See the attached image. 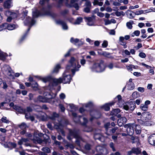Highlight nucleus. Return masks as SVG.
Returning <instances> with one entry per match:
<instances>
[{
    "label": "nucleus",
    "mask_w": 155,
    "mask_h": 155,
    "mask_svg": "<svg viewBox=\"0 0 155 155\" xmlns=\"http://www.w3.org/2000/svg\"><path fill=\"white\" fill-rule=\"evenodd\" d=\"M83 21V19L81 17H78V18L74 22V24H76V25H78L82 21Z\"/></svg>",
    "instance_id": "34"
},
{
    "label": "nucleus",
    "mask_w": 155,
    "mask_h": 155,
    "mask_svg": "<svg viewBox=\"0 0 155 155\" xmlns=\"http://www.w3.org/2000/svg\"><path fill=\"white\" fill-rule=\"evenodd\" d=\"M138 122L139 124L142 125H146V121L145 120H143L141 119H138Z\"/></svg>",
    "instance_id": "43"
},
{
    "label": "nucleus",
    "mask_w": 155,
    "mask_h": 155,
    "mask_svg": "<svg viewBox=\"0 0 155 155\" xmlns=\"http://www.w3.org/2000/svg\"><path fill=\"white\" fill-rule=\"evenodd\" d=\"M72 6L75 8L76 10H78L79 9V7L78 4L77 3H75L73 5H72Z\"/></svg>",
    "instance_id": "64"
},
{
    "label": "nucleus",
    "mask_w": 155,
    "mask_h": 155,
    "mask_svg": "<svg viewBox=\"0 0 155 155\" xmlns=\"http://www.w3.org/2000/svg\"><path fill=\"white\" fill-rule=\"evenodd\" d=\"M2 69L7 72L9 75L10 76L12 75V73L13 72V71L9 65H5L2 68Z\"/></svg>",
    "instance_id": "18"
},
{
    "label": "nucleus",
    "mask_w": 155,
    "mask_h": 155,
    "mask_svg": "<svg viewBox=\"0 0 155 155\" xmlns=\"http://www.w3.org/2000/svg\"><path fill=\"white\" fill-rule=\"evenodd\" d=\"M4 7L6 8H9L12 7L11 2L10 0H7L5 2L4 4Z\"/></svg>",
    "instance_id": "24"
},
{
    "label": "nucleus",
    "mask_w": 155,
    "mask_h": 155,
    "mask_svg": "<svg viewBox=\"0 0 155 155\" xmlns=\"http://www.w3.org/2000/svg\"><path fill=\"white\" fill-rule=\"evenodd\" d=\"M42 12H43V14L44 15H52L49 9L44 8L42 10Z\"/></svg>",
    "instance_id": "25"
},
{
    "label": "nucleus",
    "mask_w": 155,
    "mask_h": 155,
    "mask_svg": "<svg viewBox=\"0 0 155 155\" xmlns=\"http://www.w3.org/2000/svg\"><path fill=\"white\" fill-rule=\"evenodd\" d=\"M141 150L139 148H134L132 149L131 151L128 152V154L131 155L132 153H134L136 155H138L140 153Z\"/></svg>",
    "instance_id": "13"
},
{
    "label": "nucleus",
    "mask_w": 155,
    "mask_h": 155,
    "mask_svg": "<svg viewBox=\"0 0 155 155\" xmlns=\"http://www.w3.org/2000/svg\"><path fill=\"white\" fill-rule=\"evenodd\" d=\"M119 42L120 45H122L126 43L124 41V38L122 36L119 37Z\"/></svg>",
    "instance_id": "42"
},
{
    "label": "nucleus",
    "mask_w": 155,
    "mask_h": 155,
    "mask_svg": "<svg viewBox=\"0 0 155 155\" xmlns=\"http://www.w3.org/2000/svg\"><path fill=\"white\" fill-rule=\"evenodd\" d=\"M52 93L49 92H45L44 94V97L45 100H47L46 102L50 103L53 98Z\"/></svg>",
    "instance_id": "10"
},
{
    "label": "nucleus",
    "mask_w": 155,
    "mask_h": 155,
    "mask_svg": "<svg viewBox=\"0 0 155 155\" xmlns=\"http://www.w3.org/2000/svg\"><path fill=\"white\" fill-rule=\"evenodd\" d=\"M127 121L126 118L124 117H122L119 118L117 121V123L120 127L122 126L124 124H125Z\"/></svg>",
    "instance_id": "15"
},
{
    "label": "nucleus",
    "mask_w": 155,
    "mask_h": 155,
    "mask_svg": "<svg viewBox=\"0 0 155 155\" xmlns=\"http://www.w3.org/2000/svg\"><path fill=\"white\" fill-rule=\"evenodd\" d=\"M63 0H59L57 5V7L58 8H60L62 5Z\"/></svg>",
    "instance_id": "52"
},
{
    "label": "nucleus",
    "mask_w": 155,
    "mask_h": 155,
    "mask_svg": "<svg viewBox=\"0 0 155 155\" xmlns=\"http://www.w3.org/2000/svg\"><path fill=\"white\" fill-rule=\"evenodd\" d=\"M105 68L104 61L102 60H100L94 64L92 67L91 68V69L93 71L101 72L104 71Z\"/></svg>",
    "instance_id": "4"
},
{
    "label": "nucleus",
    "mask_w": 155,
    "mask_h": 155,
    "mask_svg": "<svg viewBox=\"0 0 155 155\" xmlns=\"http://www.w3.org/2000/svg\"><path fill=\"white\" fill-rule=\"evenodd\" d=\"M148 140L150 144L155 146V134L150 136Z\"/></svg>",
    "instance_id": "14"
},
{
    "label": "nucleus",
    "mask_w": 155,
    "mask_h": 155,
    "mask_svg": "<svg viewBox=\"0 0 155 155\" xmlns=\"http://www.w3.org/2000/svg\"><path fill=\"white\" fill-rule=\"evenodd\" d=\"M137 90L141 93H143L144 91V88L143 87H138L137 89Z\"/></svg>",
    "instance_id": "61"
},
{
    "label": "nucleus",
    "mask_w": 155,
    "mask_h": 155,
    "mask_svg": "<svg viewBox=\"0 0 155 155\" xmlns=\"http://www.w3.org/2000/svg\"><path fill=\"white\" fill-rule=\"evenodd\" d=\"M106 67L110 69H112L114 67L113 64L112 63H109Z\"/></svg>",
    "instance_id": "54"
},
{
    "label": "nucleus",
    "mask_w": 155,
    "mask_h": 155,
    "mask_svg": "<svg viewBox=\"0 0 155 155\" xmlns=\"http://www.w3.org/2000/svg\"><path fill=\"white\" fill-rule=\"evenodd\" d=\"M7 56V54L6 53L3 52L0 50V60L4 61Z\"/></svg>",
    "instance_id": "23"
},
{
    "label": "nucleus",
    "mask_w": 155,
    "mask_h": 155,
    "mask_svg": "<svg viewBox=\"0 0 155 155\" xmlns=\"http://www.w3.org/2000/svg\"><path fill=\"white\" fill-rule=\"evenodd\" d=\"M68 12V10L65 9L62 11H61V14L62 15H64L66 14H67Z\"/></svg>",
    "instance_id": "60"
},
{
    "label": "nucleus",
    "mask_w": 155,
    "mask_h": 155,
    "mask_svg": "<svg viewBox=\"0 0 155 155\" xmlns=\"http://www.w3.org/2000/svg\"><path fill=\"white\" fill-rule=\"evenodd\" d=\"M79 41V40L78 39L76 38L74 39L73 38H71L70 39V41L73 43L76 44Z\"/></svg>",
    "instance_id": "48"
},
{
    "label": "nucleus",
    "mask_w": 155,
    "mask_h": 155,
    "mask_svg": "<svg viewBox=\"0 0 155 155\" xmlns=\"http://www.w3.org/2000/svg\"><path fill=\"white\" fill-rule=\"evenodd\" d=\"M54 128L56 129L58 131L61 133L64 136V132L63 130V126L60 122L56 124L54 123Z\"/></svg>",
    "instance_id": "7"
},
{
    "label": "nucleus",
    "mask_w": 155,
    "mask_h": 155,
    "mask_svg": "<svg viewBox=\"0 0 155 155\" xmlns=\"http://www.w3.org/2000/svg\"><path fill=\"white\" fill-rule=\"evenodd\" d=\"M69 64L67 65L66 69L67 70H71L72 74L74 75L76 71L79 70V68L81 67L80 65L78 64L77 60L72 57L69 61Z\"/></svg>",
    "instance_id": "3"
},
{
    "label": "nucleus",
    "mask_w": 155,
    "mask_h": 155,
    "mask_svg": "<svg viewBox=\"0 0 155 155\" xmlns=\"http://www.w3.org/2000/svg\"><path fill=\"white\" fill-rule=\"evenodd\" d=\"M60 66L59 64L57 65L56 67L54 68L52 72L53 73H57L58 72V69L60 68Z\"/></svg>",
    "instance_id": "46"
},
{
    "label": "nucleus",
    "mask_w": 155,
    "mask_h": 155,
    "mask_svg": "<svg viewBox=\"0 0 155 155\" xmlns=\"http://www.w3.org/2000/svg\"><path fill=\"white\" fill-rule=\"evenodd\" d=\"M143 12V10H140L138 11H136L134 13L135 15H139L142 14Z\"/></svg>",
    "instance_id": "53"
},
{
    "label": "nucleus",
    "mask_w": 155,
    "mask_h": 155,
    "mask_svg": "<svg viewBox=\"0 0 155 155\" xmlns=\"http://www.w3.org/2000/svg\"><path fill=\"white\" fill-rule=\"evenodd\" d=\"M148 106H147L146 105H145L144 104H141L140 108L143 111H146L147 110V109L148 108Z\"/></svg>",
    "instance_id": "37"
},
{
    "label": "nucleus",
    "mask_w": 155,
    "mask_h": 155,
    "mask_svg": "<svg viewBox=\"0 0 155 155\" xmlns=\"http://www.w3.org/2000/svg\"><path fill=\"white\" fill-rule=\"evenodd\" d=\"M120 112V110L119 109H116L113 110L111 112V114L113 115L116 116Z\"/></svg>",
    "instance_id": "27"
},
{
    "label": "nucleus",
    "mask_w": 155,
    "mask_h": 155,
    "mask_svg": "<svg viewBox=\"0 0 155 155\" xmlns=\"http://www.w3.org/2000/svg\"><path fill=\"white\" fill-rule=\"evenodd\" d=\"M37 117L38 119L42 121L46 120L47 118L46 115L43 112H41L37 115Z\"/></svg>",
    "instance_id": "17"
},
{
    "label": "nucleus",
    "mask_w": 155,
    "mask_h": 155,
    "mask_svg": "<svg viewBox=\"0 0 155 155\" xmlns=\"http://www.w3.org/2000/svg\"><path fill=\"white\" fill-rule=\"evenodd\" d=\"M93 4L94 5H98L100 6H101L103 4V2H99L97 0H94Z\"/></svg>",
    "instance_id": "44"
},
{
    "label": "nucleus",
    "mask_w": 155,
    "mask_h": 155,
    "mask_svg": "<svg viewBox=\"0 0 155 155\" xmlns=\"http://www.w3.org/2000/svg\"><path fill=\"white\" fill-rule=\"evenodd\" d=\"M135 101H133L130 100L126 105L123 106V108L126 110L133 111L136 107Z\"/></svg>",
    "instance_id": "5"
},
{
    "label": "nucleus",
    "mask_w": 155,
    "mask_h": 155,
    "mask_svg": "<svg viewBox=\"0 0 155 155\" xmlns=\"http://www.w3.org/2000/svg\"><path fill=\"white\" fill-rule=\"evenodd\" d=\"M131 139L133 141L132 142V143H134L135 142H137L138 140V138L137 137H134V136H132L131 138Z\"/></svg>",
    "instance_id": "50"
},
{
    "label": "nucleus",
    "mask_w": 155,
    "mask_h": 155,
    "mask_svg": "<svg viewBox=\"0 0 155 155\" xmlns=\"http://www.w3.org/2000/svg\"><path fill=\"white\" fill-rule=\"evenodd\" d=\"M7 27V24L4 23L0 25V31L6 29Z\"/></svg>",
    "instance_id": "45"
},
{
    "label": "nucleus",
    "mask_w": 155,
    "mask_h": 155,
    "mask_svg": "<svg viewBox=\"0 0 155 155\" xmlns=\"http://www.w3.org/2000/svg\"><path fill=\"white\" fill-rule=\"evenodd\" d=\"M42 150L43 151V152L46 153H49L50 152V150L49 148L48 147H43L42 149Z\"/></svg>",
    "instance_id": "41"
},
{
    "label": "nucleus",
    "mask_w": 155,
    "mask_h": 155,
    "mask_svg": "<svg viewBox=\"0 0 155 155\" xmlns=\"http://www.w3.org/2000/svg\"><path fill=\"white\" fill-rule=\"evenodd\" d=\"M84 19L86 20L87 22V24L89 26H93L94 25V18L93 17H84Z\"/></svg>",
    "instance_id": "12"
},
{
    "label": "nucleus",
    "mask_w": 155,
    "mask_h": 155,
    "mask_svg": "<svg viewBox=\"0 0 155 155\" xmlns=\"http://www.w3.org/2000/svg\"><path fill=\"white\" fill-rule=\"evenodd\" d=\"M139 56L142 58H145L146 57V54L143 52H140L139 54Z\"/></svg>",
    "instance_id": "62"
},
{
    "label": "nucleus",
    "mask_w": 155,
    "mask_h": 155,
    "mask_svg": "<svg viewBox=\"0 0 155 155\" xmlns=\"http://www.w3.org/2000/svg\"><path fill=\"white\" fill-rule=\"evenodd\" d=\"M132 96L134 98H136L139 97V93L137 91H135L133 93Z\"/></svg>",
    "instance_id": "38"
},
{
    "label": "nucleus",
    "mask_w": 155,
    "mask_h": 155,
    "mask_svg": "<svg viewBox=\"0 0 155 155\" xmlns=\"http://www.w3.org/2000/svg\"><path fill=\"white\" fill-rule=\"evenodd\" d=\"M19 126L22 130L25 129L27 127L26 124L25 123H22Z\"/></svg>",
    "instance_id": "40"
},
{
    "label": "nucleus",
    "mask_w": 155,
    "mask_h": 155,
    "mask_svg": "<svg viewBox=\"0 0 155 155\" xmlns=\"http://www.w3.org/2000/svg\"><path fill=\"white\" fill-rule=\"evenodd\" d=\"M5 15L7 16H10L13 19L16 18L17 15L16 13L8 11L6 12Z\"/></svg>",
    "instance_id": "19"
},
{
    "label": "nucleus",
    "mask_w": 155,
    "mask_h": 155,
    "mask_svg": "<svg viewBox=\"0 0 155 155\" xmlns=\"http://www.w3.org/2000/svg\"><path fill=\"white\" fill-rule=\"evenodd\" d=\"M26 111V112L29 113L30 112H31L32 111V108L30 107H28L26 108V109H25Z\"/></svg>",
    "instance_id": "58"
},
{
    "label": "nucleus",
    "mask_w": 155,
    "mask_h": 155,
    "mask_svg": "<svg viewBox=\"0 0 155 155\" xmlns=\"http://www.w3.org/2000/svg\"><path fill=\"white\" fill-rule=\"evenodd\" d=\"M85 7L84 9V11L87 13H90L91 7V2L89 1L86 2L85 4Z\"/></svg>",
    "instance_id": "11"
},
{
    "label": "nucleus",
    "mask_w": 155,
    "mask_h": 155,
    "mask_svg": "<svg viewBox=\"0 0 155 155\" xmlns=\"http://www.w3.org/2000/svg\"><path fill=\"white\" fill-rule=\"evenodd\" d=\"M114 102H111L108 104H106L103 106V108L106 111H108L110 110V105H112L114 104Z\"/></svg>",
    "instance_id": "26"
},
{
    "label": "nucleus",
    "mask_w": 155,
    "mask_h": 155,
    "mask_svg": "<svg viewBox=\"0 0 155 155\" xmlns=\"http://www.w3.org/2000/svg\"><path fill=\"white\" fill-rule=\"evenodd\" d=\"M69 132V135L67 136V138L69 140H71L72 139L71 137L75 138L76 139L75 143L78 146H80L81 141L85 142L84 140L81 137L79 130L76 129H70Z\"/></svg>",
    "instance_id": "2"
},
{
    "label": "nucleus",
    "mask_w": 155,
    "mask_h": 155,
    "mask_svg": "<svg viewBox=\"0 0 155 155\" xmlns=\"http://www.w3.org/2000/svg\"><path fill=\"white\" fill-rule=\"evenodd\" d=\"M125 128H127V131L128 135L130 136L132 135L134 133L133 128L131 124H126L124 126Z\"/></svg>",
    "instance_id": "8"
},
{
    "label": "nucleus",
    "mask_w": 155,
    "mask_h": 155,
    "mask_svg": "<svg viewBox=\"0 0 155 155\" xmlns=\"http://www.w3.org/2000/svg\"><path fill=\"white\" fill-rule=\"evenodd\" d=\"M126 67L127 69L130 71H133V69H137V68H138V66H135L133 65H130L128 66H126Z\"/></svg>",
    "instance_id": "32"
},
{
    "label": "nucleus",
    "mask_w": 155,
    "mask_h": 155,
    "mask_svg": "<svg viewBox=\"0 0 155 155\" xmlns=\"http://www.w3.org/2000/svg\"><path fill=\"white\" fill-rule=\"evenodd\" d=\"M63 78H60L58 79L53 78L51 76L43 78L42 81L44 82H49V87L50 88V90L53 89L54 86H56L58 84L61 83L64 84L69 83L71 79V78L70 74H66V72H64L63 74Z\"/></svg>",
    "instance_id": "1"
},
{
    "label": "nucleus",
    "mask_w": 155,
    "mask_h": 155,
    "mask_svg": "<svg viewBox=\"0 0 155 155\" xmlns=\"http://www.w3.org/2000/svg\"><path fill=\"white\" fill-rule=\"evenodd\" d=\"M16 28V26L14 24H10L8 25L7 24V27L6 28L8 30H13Z\"/></svg>",
    "instance_id": "30"
},
{
    "label": "nucleus",
    "mask_w": 155,
    "mask_h": 155,
    "mask_svg": "<svg viewBox=\"0 0 155 155\" xmlns=\"http://www.w3.org/2000/svg\"><path fill=\"white\" fill-rule=\"evenodd\" d=\"M72 115L74 117L73 119L74 121L76 123H78L80 122V118L81 117V116H77V114L74 112H73Z\"/></svg>",
    "instance_id": "22"
},
{
    "label": "nucleus",
    "mask_w": 155,
    "mask_h": 155,
    "mask_svg": "<svg viewBox=\"0 0 155 155\" xmlns=\"http://www.w3.org/2000/svg\"><path fill=\"white\" fill-rule=\"evenodd\" d=\"M122 13H123V11H117L115 12V14L117 16L119 17L121 16L122 14Z\"/></svg>",
    "instance_id": "63"
},
{
    "label": "nucleus",
    "mask_w": 155,
    "mask_h": 155,
    "mask_svg": "<svg viewBox=\"0 0 155 155\" xmlns=\"http://www.w3.org/2000/svg\"><path fill=\"white\" fill-rule=\"evenodd\" d=\"M58 117V115L55 112H54L52 114L50 117V118L52 120H55V118Z\"/></svg>",
    "instance_id": "39"
},
{
    "label": "nucleus",
    "mask_w": 155,
    "mask_h": 155,
    "mask_svg": "<svg viewBox=\"0 0 155 155\" xmlns=\"http://www.w3.org/2000/svg\"><path fill=\"white\" fill-rule=\"evenodd\" d=\"M38 136L39 137H42V136H44V137H46V139H45V142L48 141L49 140V137L46 134H43L41 133H39L38 134Z\"/></svg>",
    "instance_id": "35"
},
{
    "label": "nucleus",
    "mask_w": 155,
    "mask_h": 155,
    "mask_svg": "<svg viewBox=\"0 0 155 155\" xmlns=\"http://www.w3.org/2000/svg\"><path fill=\"white\" fill-rule=\"evenodd\" d=\"M151 117L150 113L148 112H145L143 113L141 116V118L143 120H145L147 122L150 120Z\"/></svg>",
    "instance_id": "9"
},
{
    "label": "nucleus",
    "mask_w": 155,
    "mask_h": 155,
    "mask_svg": "<svg viewBox=\"0 0 155 155\" xmlns=\"http://www.w3.org/2000/svg\"><path fill=\"white\" fill-rule=\"evenodd\" d=\"M6 103L5 102H3L0 103V109H5V108L3 107L4 104Z\"/></svg>",
    "instance_id": "56"
},
{
    "label": "nucleus",
    "mask_w": 155,
    "mask_h": 155,
    "mask_svg": "<svg viewBox=\"0 0 155 155\" xmlns=\"http://www.w3.org/2000/svg\"><path fill=\"white\" fill-rule=\"evenodd\" d=\"M1 120L2 123L6 124H8L10 122L9 120L7 119V117L4 116H3Z\"/></svg>",
    "instance_id": "29"
},
{
    "label": "nucleus",
    "mask_w": 155,
    "mask_h": 155,
    "mask_svg": "<svg viewBox=\"0 0 155 155\" xmlns=\"http://www.w3.org/2000/svg\"><path fill=\"white\" fill-rule=\"evenodd\" d=\"M108 45L107 41H104L102 43V46L104 48H106Z\"/></svg>",
    "instance_id": "57"
},
{
    "label": "nucleus",
    "mask_w": 155,
    "mask_h": 155,
    "mask_svg": "<svg viewBox=\"0 0 155 155\" xmlns=\"http://www.w3.org/2000/svg\"><path fill=\"white\" fill-rule=\"evenodd\" d=\"M68 107H69L71 109V110L73 111L75 110L76 107L73 104H68Z\"/></svg>",
    "instance_id": "51"
},
{
    "label": "nucleus",
    "mask_w": 155,
    "mask_h": 155,
    "mask_svg": "<svg viewBox=\"0 0 155 155\" xmlns=\"http://www.w3.org/2000/svg\"><path fill=\"white\" fill-rule=\"evenodd\" d=\"M56 23L57 24L61 25L62 28L64 30H66L68 29V26L64 21L61 20H59L56 21Z\"/></svg>",
    "instance_id": "16"
},
{
    "label": "nucleus",
    "mask_w": 155,
    "mask_h": 155,
    "mask_svg": "<svg viewBox=\"0 0 155 155\" xmlns=\"http://www.w3.org/2000/svg\"><path fill=\"white\" fill-rule=\"evenodd\" d=\"M128 13L127 15L128 16L129 18L130 19H132V18L134 17V16H133L132 14V12H133L132 11L130 10H128Z\"/></svg>",
    "instance_id": "49"
},
{
    "label": "nucleus",
    "mask_w": 155,
    "mask_h": 155,
    "mask_svg": "<svg viewBox=\"0 0 155 155\" xmlns=\"http://www.w3.org/2000/svg\"><path fill=\"white\" fill-rule=\"evenodd\" d=\"M104 148L101 146H98L96 147L97 151L100 153H102L103 152Z\"/></svg>",
    "instance_id": "33"
},
{
    "label": "nucleus",
    "mask_w": 155,
    "mask_h": 155,
    "mask_svg": "<svg viewBox=\"0 0 155 155\" xmlns=\"http://www.w3.org/2000/svg\"><path fill=\"white\" fill-rule=\"evenodd\" d=\"M128 89L130 90H131L134 89L135 87L134 84L133 83H130L128 85Z\"/></svg>",
    "instance_id": "36"
},
{
    "label": "nucleus",
    "mask_w": 155,
    "mask_h": 155,
    "mask_svg": "<svg viewBox=\"0 0 155 155\" xmlns=\"http://www.w3.org/2000/svg\"><path fill=\"white\" fill-rule=\"evenodd\" d=\"M26 21L27 22H26L25 21H24V24L25 25H27L28 24H30L31 26L28 29V31L26 32L25 34L22 37L21 41L23 40L26 37L28 34V32L29 31L30 29L31 26H32L35 23V21L33 19H31L30 18H28L27 20Z\"/></svg>",
    "instance_id": "6"
},
{
    "label": "nucleus",
    "mask_w": 155,
    "mask_h": 155,
    "mask_svg": "<svg viewBox=\"0 0 155 155\" xmlns=\"http://www.w3.org/2000/svg\"><path fill=\"white\" fill-rule=\"evenodd\" d=\"M109 147L111 148L113 151H116V149L114 147V144L112 142H110L109 144Z\"/></svg>",
    "instance_id": "47"
},
{
    "label": "nucleus",
    "mask_w": 155,
    "mask_h": 155,
    "mask_svg": "<svg viewBox=\"0 0 155 155\" xmlns=\"http://www.w3.org/2000/svg\"><path fill=\"white\" fill-rule=\"evenodd\" d=\"M14 108L16 111L21 113H25L26 112L25 109H23L21 107L19 106H14Z\"/></svg>",
    "instance_id": "21"
},
{
    "label": "nucleus",
    "mask_w": 155,
    "mask_h": 155,
    "mask_svg": "<svg viewBox=\"0 0 155 155\" xmlns=\"http://www.w3.org/2000/svg\"><path fill=\"white\" fill-rule=\"evenodd\" d=\"M85 107L91 108L92 106V104L91 102H89L88 104H84Z\"/></svg>",
    "instance_id": "55"
},
{
    "label": "nucleus",
    "mask_w": 155,
    "mask_h": 155,
    "mask_svg": "<svg viewBox=\"0 0 155 155\" xmlns=\"http://www.w3.org/2000/svg\"><path fill=\"white\" fill-rule=\"evenodd\" d=\"M134 23L133 21L130 20L126 23V26L129 29H131L133 27L132 25Z\"/></svg>",
    "instance_id": "28"
},
{
    "label": "nucleus",
    "mask_w": 155,
    "mask_h": 155,
    "mask_svg": "<svg viewBox=\"0 0 155 155\" xmlns=\"http://www.w3.org/2000/svg\"><path fill=\"white\" fill-rule=\"evenodd\" d=\"M41 15V13L39 11H36L32 12V16L34 18L38 17L39 15Z\"/></svg>",
    "instance_id": "31"
},
{
    "label": "nucleus",
    "mask_w": 155,
    "mask_h": 155,
    "mask_svg": "<svg viewBox=\"0 0 155 155\" xmlns=\"http://www.w3.org/2000/svg\"><path fill=\"white\" fill-rule=\"evenodd\" d=\"M59 107L61 110L62 112H64L65 110V108L63 105L61 104H59Z\"/></svg>",
    "instance_id": "59"
},
{
    "label": "nucleus",
    "mask_w": 155,
    "mask_h": 155,
    "mask_svg": "<svg viewBox=\"0 0 155 155\" xmlns=\"http://www.w3.org/2000/svg\"><path fill=\"white\" fill-rule=\"evenodd\" d=\"M47 100H45L44 97H42L41 96H39L37 97L35 99V102H46Z\"/></svg>",
    "instance_id": "20"
}]
</instances>
